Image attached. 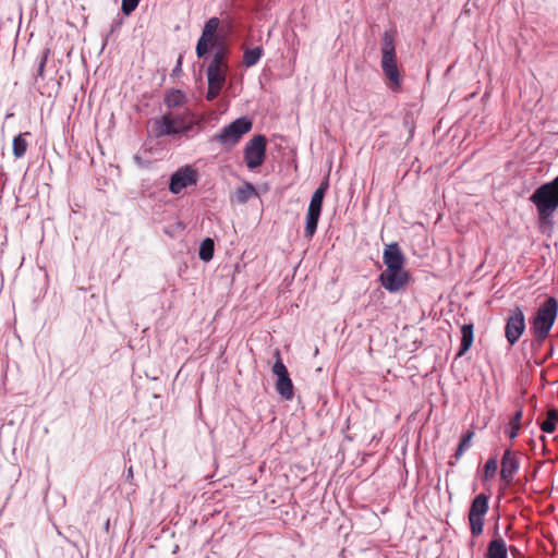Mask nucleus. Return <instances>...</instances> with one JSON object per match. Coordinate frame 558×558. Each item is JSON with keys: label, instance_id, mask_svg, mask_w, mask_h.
<instances>
[{"label": "nucleus", "instance_id": "obj_1", "mask_svg": "<svg viewBox=\"0 0 558 558\" xmlns=\"http://www.w3.org/2000/svg\"><path fill=\"white\" fill-rule=\"evenodd\" d=\"M530 201L536 207L539 223L551 227V218L558 209V175L538 186L530 196Z\"/></svg>", "mask_w": 558, "mask_h": 558}, {"label": "nucleus", "instance_id": "obj_2", "mask_svg": "<svg viewBox=\"0 0 558 558\" xmlns=\"http://www.w3.org/2000/svg\"><path fill=\"white\" fill-rule=\"evenodd\" d=\"M557 314L558 301L554 296L547 298L537 308L530 327V331L537 341H544L548 337Z\"/></svg>", "mask_w": 558, "mask_h": 558}, {"label": "nucleus", "instance_id": "obj_3", "mask_svg": "<svg viewBox=\"0 0 558 558\" xmlns=\"http://www.w3.org/2000/svg\"><path fill=\"white\" fill-rule=\"evenodd\" d=\"M381 69L389 81V87L391 90L397 92L401 86L400 71L397 64V56L395 48L393 36L385 32L381 44Z\"/></svg>", "mask_w": 558, "mask_h": 558}, {"label": "nucleus", "instance_id": "obj_4", "mask_svg": "<svg viewBox=\"0 0 558 558\" xmlns=\"http://www.w3.org/2000/svg\"><path fill=\"white\" fill-rule=\"evenodd\" d=\"M253 123L247 117H241L221 129L218 134L211 137L213 142L219 143L223 147H233L242 136L252 130Z\"/></svg>", "mask_w": 558, "mask_h": 558}, {"label": "nucleus", "instance_id": "obj_5", "mask_svg": "<svg viewBox=\"0 0 558 558\" xmlns=\"http://www.w3.org/2000/svg\"><path fill=\"white\" fill-rule=\"evenodd\" d=\"M328 187L329 180L326 178L312 195L306 214V226L304 230V235L307 239H312L316 233L318 220L322 214L324 197Z\"/></svg>", "mask_w": 558, "mask_h": 558}, {"label": "nucleus", "instance_id": "obj_6", "mask_svg": "<svg viewBox=\"0 0 558 558\" xmlns=\"http://www.w3.org/2000/svg\"><path fill=\"white\" fill-rule=\"evenodd\" d=\"M267 140L264 135L253 136L244 147V161L250 170L260 167L266 157Z\"/></svg>", "mask_w": 558, "mask_h": 558}, {"label": "nucleus", "instance_id": "obj_7", "mask_svg": "<svg viewBox=\"0 0 558 558\" xmlns=\"http://www.w3.org/2000/svg\"><path fill=\"white\" fill-rule=\"evenodd\" d=\"M192 129L191 124H186L184 119L179 116L165 114L155 121L154 131L156 136L175 135L186 133Z\"/></svg>", "mask_w": 558, "mask_h": 558}, {"label": "nucleus", "instance_id": "obj_8", "mask_svg": "<svg viewBox=\"0 0 558 558\" xmlns=\"http://www.w3.org/2000/svg\"><path fill=\"white\" fill-rule=\"evenodd\" d=\"M488 511V497L485 494L477 495L471 504L469 510V523L473 536L483 532L484 515Z\"/></svg>", "mask_w": 558, "mask_h": 558}, {"label": "nucleus", "instance_id": "obj_9", "mask_svg": "<svg viewBox=\"0 0 558 558\" xmlns=\"http://www.w3.org/2000/svg\"><path fill=\"white\" fill-rule=\"evenodd\" d=\"M526 328L525 316L520 306L510 310L509 316L506 320L505 337L508 343L514 345Z\"/></svg>", "mask_w": 558, "mask_h": 558}, {"label": "nucleus", "instance_id": "obj_10", "mask_svg": "<svg viewBox=\"0 0 558 558\" xmlns=\"http://www.w3.org/2000/svg\"><path fill=\"white\" fill-rule=\"evenodd\" d=\"M275 356L272 374L277 377L276 390L283 399L291 400L293 398V383L278 350L275 352Z\"/></svg>", "mask_w": 558, "mask_h": 558}, {"label": "nucleus", "instance_id": "obj_11", "mask_svg": "<svg viewBox=\"0 0 558 558\" xmlns=\"http://www.w3.org/2000/svg\"><path fill=\"white\" fill-rule=\"evenodd\" d=\"M197 183V172L191 166L179 168L170 178L169 191L179 194L184 189Z\"/></svg>", "mask_w": 558, "mask_h": 558}, {"label": "nucleus", "instance_id": "obj_12", "mask_svg": "<svg viewBox=\"0 0 558 558\" xmlns=\"http://www.w3.org/2000/svg\"><path fill=\"white\" fill-rule=\"evenodd\" d=\"M410 276L405 269H385L379 275L380 284L389 292H398L408 282Z\"/></svg>", "mask_w": 558, "mask_h": 558}, {"label": "nucleus", "instance_id": "obj_13", "mask_svg": "<svg viewBox=\"0 0 558 558\" xmlns=\"http://www.w3.org/2000/svg\"><path fill=\"white\" fill-rule=\"evenodd\" d=\"M500 464V478L505 485H510L520 468L518 454L513 452L511 448L506 449Z\"/></svg>", "mask_w": 558, "mask_h": 558}, {"label": "nucleus", "instance_id": "obj_14", "mask_svg": "<svg viewBox=\"0 0 558 558\" xmlns=\"http://www.w3.org/2000/svg\"><path fill=\"white\" fill-rule=\"evenodd\" d=\"M383 260L386 265V269H404L403 265L405 258L399 244L396 242L386 245L383 254Z\"/></svg>", "mask_w": 558, "mask_h": 558}, {"label": "nucleus", "instance_id": "obj_15", "mask_svg": "<svg viewBox=\"0 0 558 558\" xmlns=\"http://www.w3.org/2000/svg\"><path fill=\"white\" fill-rule=\"evenodd\" d=\"M486 558H508L506 542L498 533L488 544Z\"/></svg>", "mask_w": 558, "mask_h": 558}, {"label": "nucleus", "instance_id": "obj_16", "mask_svg": "<svg viewBox=\"0 0 558 558\" xmlns=\"http://www.w3.org/2000/svg\"><path fill=\"white\" fill-rule=\"evenodd\" d=\"M461 344L460 349L457 353V357H460L465 354V352L471 348L474 339L473 335V325L472 324H465L461 327Z\"/></svg>", "mask_w": 558, "mask_h": 558}, {"label": "nucleus", "instance_id": "obj_17", "mask_svg": "<svg viewBox=\"0 0 558 558\" xmlns=\"http://www.w3.org/2000/svg\"><path fill=\"white\" fill-rule=\"evenodd\" d=\"M474 435V430H468L462 435L459 446L453 454L454 461H450V465H453L457 461H459L463 453L471 447Z\"/></svg>", "mask_w": 558, "mask_h": 558}, {"label": "nucleus", "instance_id": "obj_18", "mask_svg": "<svg viewBox=\"0 0 558 558\" xmlns=\"http://www.w3.org/2000/svg\"><path fill=\"white\" fill-rule=\"evenodd\" d=\"M220 21L218 17H210L204 25L203 32L199 38L205 39L207 41H213L215 39L217 29L219 27Z\"/></svg>", "mask_w": 558, "mask_h": 558}, {"label": "nucleus", "instance_id": "obj_19", "mask_svg": "<svg viewBox=\"0 0 558 558\" xmlns=\"http://www.w3.org/2000/svg\"><path fill=\"white\" fill-rule=\"evenodd\" d=\"M207 80H208V85H218V86L223 87V84L226 82L225 69L208 66L207 68Z\"/></svg>", "mask_w": 558, "mask_h": 558}, {"label": "nucleus", "instance_id": "obj_20", "mask_svg": "<svg viewBox=\"0 0 558 558\" xmlns=\"http://www.w3.org/2000/svg\"><path fill=\"white\" fill-rule=\"evenodd\" d=\"M26 135H31V133L26 132L24 134H19L13 138V155L15 158H22L28 147V143L25 140Z\"/></svg>", "mask_w": 558, "mask_h": 558}, {"label": "nucleus", "instance_id": "obj_21", "mask_svg": "<svg viewBox=\"0 0 558 558\" xmlns=\"http://www.w3.org/2000/svg\"><path fill=\"white\" fill-rule=\"evenodd\" d=\"M254 195H256V189L252 183L248 182L238 187L235 192V198L240 204H245Z\"/></svg>", "mask_w": 558, "mask_h": 558}, {"label": "nucleus", "instance_id": "obj_22", "mask_svg": "<svg viewBox=\"0 0 558 558\" xmlns=\"http://www.w3.org/2000/svg\"><path fill=\"white\" fill-rule=\"evenodd\" d=\"M523 415L522 409H519L515 411L513 416L511 417L509 422V426L506 429V434L509 436L510 439L517 438L519 430L521 428V418Z\"/></svg>", "mask_w": 558, "mask_h": 558}, {"label": "nucleus", "instance_id": "obj_23", "mask_svg": "<svg viewBox=\"0 0 558 558\" xmlns=\"http://www.w3.org/2000/svg\"><path fill=\"white\" fill-rule=\"evenodd\" d=\"M215 243L210 238H206L199 245L198 255L204 262H209L214 257Z\"/></svg>", "mask_w": 558, "mask_h": 558}, {"label": "nucleus", "instance_id": "obj_24", "mask_svg": "<svg viewBox=\"0 0 558 558\" xmlns=\"http://www.w3.org/2000/svg\"><path fill=\"white\" fill-rule=\"evenodd\" d=\"M558 422V410L550 409L547 412L546 418L541 423V429L544 433H553L556 429V423Z\"/></svg>", "mask_w": 558, "mask_h": 558}, {"label": "nucleus", "instance_id": "obj_25", "mask_svg": "<svg viewBox=\"0 0 558 558\" xmlns=\"http://www.w3.org/2000/svg\"><path fill=\"white\" fill-rule=\"evenodd\" d=\"M185 100H186L185 95L181 90L174 89V90L170 92L169 94H167V96L165 98V104L169 108H177V107H181L185 102Z\"/></svg>", "mask_w": 558, "mask_h": 558}, {"label": "nucleus", "instance_id": "obj_26", "mask_svg": "<svg viewBox=\"0 0 558 558\" xmlns=\"http://www.w3.org/2000/svg\"><path fill=\"white\" fill-rule=\"evenodd\" d=\"M262 54H263V49L260 47L246 49L243 54V63L247 68L253 66L259 61Z\"/></svg>", "mask_w": 558, "mask_h": 558}, {"label": "nucleus", "instance_id": "obj_27", "mask_svg": "<svg viewBox=\"0 0 558 558\" xmlns=\"http://www.w3.org/2000/svg\"><path fill=\"white\" fill-rule=\"evenodd\" d=\"M498 470V461L497 457H492L487 460V462L484 465V480L488 481L492 480Z\"/></svg>", "mask_w": 558, "mask_h": 558}, {"label": "nucleus", "instance_id": "obj_28", "mask_svg": "<svg viewBox=\"0 0 558 558\" xmlns=\"http://www.w3.org/2000/svg\"><path fill=\"white\" fill-rule=\"evenodd\" d=\"M225 54H226V51L223 48L218 49L215 52L214 58L208 66L226 69Z\"/></svg>", "mask_w": 558, "mask_h": 558}, {"label": "nucleus", "instance_id": "obj_29", "mask_svg": "<svg viewBox=\"0 0 558 558\" xmlns=\"http://www.w3.org/2000/svg\"><path fill=\"white\" fill-rule=\"evenodd\" d=\"M140 0H122L121 10L125 15H130L137 8Z\"/></svg>", "mask_w": 558, "mask_h": 558}, {"label": "nucleus", "instance_id": "obj_30", "mask_svg": "<svg viewBox=\"0 0 558 558\" xmlns=\"http://www.w3.org/2000/svg\"><path fill=\"white\" fill-rule=\"evenodd\" d=\"M210 41L199 38L196 44V54L198 58L204 57L208 51V45Z\"/></svg>", "mask_w": 558, "mask_h": 558}, {"label": "nucleus", "instance_id": "obj_31", "mask_svg": "<svg viewBox=\"0 0 558 558\" xmlns=\"http://www.w3.org/2000/svg\"><path fill=\"white\" fill-rule=\"evenodd\" d=\"M221 89H222L221 86L208 85V89H207V94H206V99L209 100V101L215 100L219 96Z\"/></svg>", "mask_w": 558, "mask_h": 558}, {"label": "nucleus", "instance_id": "obj_32", "mask_svg": "<svg viewBox=\"0 0 558 558\" xmlns=\"http://www.w3.org/2000/svg\"><path fill=\"white\" fill-rule=\"evenodd\" d=\"M48 53H49V50L44 51L39 59L37 76H39L41 78L44 77L45 66H46L47 59H48Z\"/></svg>", "mask_w": 558, "mask_h": 558}, {"label": "nucleus", "instance_id": "obj_33", "mask_svg": "<svg viewBox=\"0 0 558 558\" xmlns=\"http://www.w3.org/2000/svg\"><path fill=\"white\" fill-rule=\"evenodd\" d=\"M122 23H123V19H121V17L114 19L111 24L110 34H112L113 32L119 29L121 27Z\"/></svg>", "mask_w": 558, "mask_h": 558}, {"label": "nucleus", "instance_id": "obj_34", "mask_svg": "<svg viewBox=\"0 0 558 558\" xmlns=\"http://www.w3.org/2000/svg\"><path fill=\"white\" fill-rule=\"evenodd\" d=\"M181 66H182V59H181V57H180V58L178 59V61H177V64H175V66H174L173 71H172V72H173V74H178L179 72H181Z\"/></svg>", "mask_w": 558, "mask_h": 558}]
</instances>
